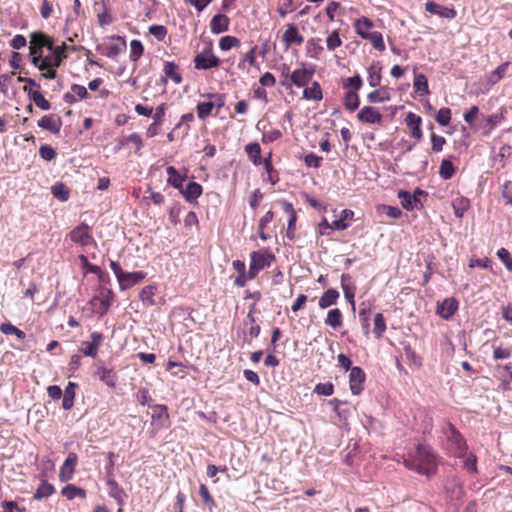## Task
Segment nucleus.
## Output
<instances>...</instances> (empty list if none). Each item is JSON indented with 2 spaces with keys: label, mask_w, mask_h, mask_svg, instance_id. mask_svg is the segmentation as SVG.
I'll list each match as a JSON object with an SVG mask.
<instances>
[{
  "label": "nucleus",
  "mask_w": 512,
  "mask_h": 512,
  "mask_svg": "<svg viewBox=\"0 0 512 512\" xmlns=\"http://www.w3.org/2000/svg\"><path fill=\"white\" fill-rule=\"evenodd\" d=\"M406 468L430 477L437 469V456L430 446L418 444L403 460Z\"/></svg>",
  "instance_id": "nucleus-1"
},
{
  "label": "nucleus",
  "mask_w": 512,
  "mask_h": 512,
  "mask_svg": "<svg viewBox=\"0 0 512 512\" xmlns=\"http://www.w3.org/2000/svg\"><path fill=\"white\" fill-rule=\"evenodd\" d=\"M447 449L454 457H464L466 455L467 444L461 433L456 427L449 423L446 431Z\"/></svg>",
  "instance_id": "nucleus-2"
},
{
  "label": "nucleus",
  "mask_w": 512,
  "mask_h": 512,
  "mask_svg": "<svg viewBox=\"0 0 512 512\" xmlns=\"http://www.w3.org/2000/svg\"><path fill=\"white\" fill-rule=\"evenodd\" d=\"M275 259V255L266 249L253 251L250 254V277H256L261 270L270 267Z\"/></svg>",
  "instance_id": "nucleus-3"
},
{
  "label": "nucleus",
  "mask_w": 512,
  "mask_h": 512,
  "mask_svg": "<svg viewBox=\"0 0 512 512\" xmlns=\"http://www.w3.org/2000/svg\"><path fill=\"white\" fill-rule=\"evenodd\" d=\"M113 298L114 294L111 289L100 287L90 303L94 306L95 313L102 317L108 312Z\"/></svg>",
  "instance_id": "nucleus-4"
},
{
  "label": "nucleus",
  "mask_w": 512,
  "mask_h": 512,
  "mask_svg": "<svg viewBox=\"0 0 512 512\" xmlns=\"http://www.w3.org/2000/svg\"><path fill=\"white\" fill-rule=\"evenodd\" d=\"M219 64L220 59L213 53L211 45L194 57V65L197 70H208L218 67Z\"/></svg>",
  "instance_id": "nucleus-5"
},
{
  "label": "nucleus",
  "mask_w": 512,
  "mask_h": 512,
  "mask_svg": "<svg viewBox=\"0 0 512 512\" xmlns=\"http://www.w3.org/2000/svg\"><path fill=\"white\" fill-rule=\"evenodd\" d=\"M314 74V69H307V68H301L294 70L290 75V80L285 79L281 82L282 86L285 88H290L292 84H294L297 87H304L306 86L312 76ZM286 78H288V75H286Z\"/></svg>",
  "instance_id": "nucleus-6"
},
{
  "label": "nucleus",
  "mask_w": 512,
  "mask_h": 512,
  "mask_svg": "<svg viewBox=\"0 0 512 512\" xmlns=\"http://www.w3.org/2000/svg\"><path fill=\"white\" fill-rule=\"evenodd\" d=\"M67 46L65 43L59 46H54L52 49H49L53 55L45 57L41 65L39 66V70L45 71L48 68H57L61 65L64 58H66L65 50Z\"/></svg>",
  "instance_id": "nucleus-7"
},
{
  "label": "nucleus",
  "mask_w": 512,
  "mask_h": 512,
  "mask_svg": "<svg viewBox=\"0 0 512 512\" xmlns=\"http://www.w3.org/2000/svg\"><path fill=\"white\" fill-rule=\"evenodd\" d=\"M69 236L72 242L81 246H88L93 242L90 227L86 223H81L73 228Z\"/></svg>",
  "instance_id": "nucleus-8"
},
{
  "label": "nucleus",
  "mask_w": 512,
  "mask_h": 512,
  "mask_svg": "<svg viewBox=\"0 0 512 512\" xmlns=\"http://www.w3.org/2000/svg\"><path fill=\"white\" fill-rule=\"evenodd\" d=\"M366 374L359 366H354L349 374V387L353 395H359L364 389Z\"/></svg>",
  "instance_id": "nucleus-9"
},
{
  "label": "nucleus",
  "mask_w": 512,
  "mask_h": 512,
  "mask_svg": "<svg viewBox=\"0 0 512 512\" xmlns=\"http://www.w3.org/2000/svg\"><path fill=\"white\" fill-rule=\"evenodd\" d=\"M91 341L83 342L84 348L81 352L88 357L95 359L98 355V349L104 339V335L101 332L94 331L90 334Z\"/></svg>",
  "instance_id": "nucleus-10"
},
{
  "label": "nucleus",
  "mask_w": 512,
  "mask_h": 512,
  "mask_svg": "<svg viewBox=\"0 0 512 512\" xmlns=\"http://www.w3.org/2000/svg\"><path fill=\"white\" fill-rule=\"evenodd\" d=\"M77 462V454L70 452L60 468L59 478L62 482H67L73 477Z\"/></svg>",
  "instance_id": "nucleus-11"
},
{
  "label": "nucleus",
  "mask_w": 512,
  "mask_h": 512,
  "mask_svg": "<svg viewBox=\"0 0 512 512\" xmlns=\"http://www.w3.org/2000/svg\"><path fill=\"white\" fill-rule=\"evenodd\" d=\"M357 118L362 123L379 124L382 121V114L373 106H364L357 114Z\"/></svg>",
  "instance_id": "nucleus-12"
},
{
  "label": "nucleus",
  "mask_w": 512,
  "mask_h": 512,
  "mask_svg": "<svg viewBox=\"0 0 512 512\" xmlns=\"http://www.w3.org/2000/svg\"><path fill=\"white\" fill-rule=\"evenodd\" d=\"M38 126L52 134H59L62 127L61 117L57 114H49L38 120Z\"/></svg>",
  "instance_id": "nucleus-13"
},
{
  "label": "nucleus",
  "mask_w": 512,
  "mask_h": 512,
  "mask_svg": "<svg viewBox=\"0 0 512 512\" xmlns=\"http://www.w3.org/2000/svg\"><path fill=\"white\" fill-rule=\"evenodd\" d=\"M425 10L430 14L445 19H454L457 16V12L454 8L442 6L434 1H427L425 3Z\"/></svg>",
  "instance_id": "nucleus-14"
},
{
  "label": "nucleus",
  "mask_w": 512,
  "mask_h": 512,
  "mask_svg": "<svg viewBox=\"0 0 512 512\" xmlns=\"http://www.w3.org/2000/svg\"><path fill=\"white\" fill-rule=\"evenodd\" d=\"M458 310V301L454 297L446 298L437 304V314L445 319H450Z\"/></svg>",
  "instance_id": "nucleus-15"
},
{
  "label": "nucleus",
  "mask_w": 512,
  "mask_h": 512,
  "mask_svg": "<svg viewBox=\"0 0 512 512\" xmlns=\"http://www.w3.org/2000/svg\"><path fill=\"white\" fill-rule=\"evenodd\" d=\"M282 41L285 44V48L288 49L293 44L301 45L304 42V37L299 33L295 24H288L283 33Z\"/></svg>",
  "instance_id": "nucleus-16"
},
{
  "label": "nucleus",
  "mask_w": 512,
  "mask_h": 512,
  "mask_svg": "<svg viewBox=\"0 0 512 512\" xmlns=\"http://www.w3.org/2000/svg\"><path fill=\"white\" fill-rule=\"evenodd\" d=\"M146 275L143 271L124 272L118 282L119 287L121 290L129 289L144 280Z\"/></svg>",
  "instance_id": "nucleus-17"
},
{
  "label": "nucleus",
  "mask_w": 512,
  "mask_h": 512,
  "mask_svg": "<svg viewBox=\"0 0 512 512\" xmlns=\"http://www.w3.org/2000/svg\"><path fill=\"white\" fill-rule=\"evenodd\" d=\"M444 488L450 500H459L463 495L462 484L456 476L448 477Z\"/></svg>",
  "instance_id": "nucleus-18"
},
{
  "label": "nucleus",
  "mask_w": 512,
  "mask_h": 512,
  "mask_svg": "<svg viewBox=\"0 0 512 512\" xmlns=\"http://www.w3.org/2000/svg\"><path fill=\"white\" fill-rule=\"evenodd\" d=\"M351 275L343 273L341 275V288L348 303L351 305L352 310L355 311V291L356 286L351 282Z\"/></svg>",
  "instance_id": "nucleus-19"
},
{
  "label": "nucleus",
  "mask_w": 512,
  "mask_h": 512,
  "mask_svg": "<svg viewBox=\"0 0 512 512\" xmlns=\"http://www.w3.org/2000/svg\"><path fill=\"white\" fill-rule=\"evenodd\" d=\"M95 374L99 378V380L106 384L108 387H116L118 376L113 368H107L103 365H99L97 366Z\"/></svg>",
  "instance_id": "nucleus-20"
},
{
  "label": "nucleus",
  "mask_w": 512,
  "mask_h": 512,
  "mask_svg": "<svg viewBox=\"0 0 512 512\" xmlns=\"http://www.w3.org/2000/svg\"><path fill=\"white\" fill-rule=\"evenodd\" d=\"M398 198L402 207L407 211L419 210L423 206L420 198H416V195H411L410 192L405 190L398 191Z\"/></svg>",
  "instance_id": "nucleus-21"
},
{
  "label": "nucleus",
  "mask_w": 512,
  "mask_h": 512,
  "mask_svg": "<svg viewBox=\"0 0 512 512\" xmlns=\"http://www.w3.org/2000/svg\"><path fill=\"white\" fill-rule=\"evenodd\" d=\"M405 123L410 129L411 136L416 140H420L422 138L421 117L413 112H408L405 117Z\"/></svg>",
  "instance_id": "nucleus-22"
},
{
  "label": "nucleus",
  "mask_w": 512,
  "mask_h": 512,
  "mask_svg": "<svg viewBox=\"0 0 512 512\" xmlns=\"http://www.w3.org/2000/svg\"><path fill=\"white\" fill-rule=\"evenodd\" d=\"M163 72L165 77L161 78L162 83H166L167 78H170L175 84H180L183 80L178 65L173 61H166L164 63Z\"/></svg>",
  "instance_id": "nucleus-23"
},
{
  "label": "nucleus",
  "mask_w": 512,
  "mask_h": 512,
  "mask_svg": "<svg viewBox=\"0 0 512 512\" xmlns=\"http://www.w3.org/2000/svg\"><path fill=\"white\" fill-rule=\"evenodd\" d=\"M106 485L108 486V494L111 498H113L119 506L124 504V498L126 497V493L122 487L113 479L107 478Z\"/></svg>",
  "instance_id": "nucleus-24"
},
{
  "label": "nucleus",
  "mask_w": 512,
  "mask_h": 512,
  "mask_svg": "<svg viewBox=\"0 0 512 512\" xmlns=\"http://www.w3.org/2000/svg\"><path fill=\"white\" fill-rule=\"evenodd\" d=\"M88 96L89 93L86 87L78 84H73L71 86V92H67L64 95L63 99L66 103L72 104L77 102L78 100L86 99L88 98Z\"/></svg>",
  "instance_id": "nucleus-25"
},
{
  "label": "nucleus",
  "mask_w": 512,
  "mask_h": 512,
  "mask_svg": "<svg viewBox=\"0 0 512 512\" xmlns=\"http://www.w3.org/2000/svg\"><path fill=\"white\" fill-rule=\"evenodd\" d=\"M229 18L224 14H216L210 21V30L213 34H221L229 29Z\"/></svg>",
  "instance_id": "nucleus-26"
},
{
  "label": "nucleus",
  "mask_w": 512,
  "mask_h": 512,
  "mask_svg": "<svg viewBox=\"0 0 512 512\" xmlns=\"http://www.w3.org/2000/svg\"><path fill=\"white\" fill-rule=\"evenodd\" d=\"M180 192L188 202L194 203L202 194V186L199 183L192 181L189 182L184 189L182 188Z\"/></svg>",
  "instance_id": "nucleus-27"
},
{
  "label": "nucleus",
  "mask_w": 512,
  "mask_h": 512,
  "mask_svg": "<svg viewBox=\"0 0 512 512\" xmlns=\"http://www.w3.org/2000/svg\"><path fill=\"white\" fill-rule=\"evenodd\" d=\"M391 99L390 90L388 87H380L379 89H375L367 95V100L369 103L377 104L384 103Z\"/></svg>",
  "instance_id": "nucleus-28"
},
{
  "label": "nucleus",
  "mask_w": 512,
  "mask_h": 512,
  "mask_svg": "<svg viewBox=\"0 0 512 512\" xmlns=\"http://www.w3.org/2000/svg\"><path fill=\"white\" fill-rule=\"evenodd\" d=\"M23 90L28 93L30 100L40 109L47 111L51 108L50 102L38 90H31L27 86H24Z\"/></svg>",
  "instance_id": "nucleus-29"
},
{
  "label": "nucleus",
  "mask_w": 512,
  "mask_h": 512,
  "mask_svg": "<svg viewBox=\"0 0 512 512\" xmlns=\"http://www.w3.org/2000/svg\"><path fill=\"white\" fill-rule=\"evenodd\" d=\"M166 172L168 174L167 183L175 189L181 190L187 176L181 175L173 166H168Z\"/></svg>",
  "instance_id": "nucleus-30"
},
{
  "label": "nucleus",
  "mask_w": 512,
  "mask_h": 512,
  "mask_svg": "<svg viewBox=\"0 0 512 512\" xmlns=\"http://www.w3.org/2000/svg\"><path fill=\"white\" fill-rule=\"evenodd\" d=\"M354 213L352 210L344 209L341 212V216L339 219H336L331 222L330 229L336 231H343L349 227L348 219H352Z\"/></svg>",
  "instance_id": "nucleus-31"
},
{
  "label": "nucleus",
  "mask_w": 512,
  "mask_h": 512,
  "mask_svg": "<svg viewBox=\"0 0 512 512\" xmlns=\"http://www.w3.org/2000/svg\"><path fill=\"white\" fill-rule=\"evenodd\" d=\"M339 296V292L336 289L330 288L320 297L318 305L321 309H326L336 304Z\"/></svg>",
  "instance_id": "nucleus-32"
},
{
  "label": "nucleus",
  "mask_w": 512,
  "mask_h": 512,
  "mask_svg": "<svg viewBox=\"0 0 512 512\" xmlns=\"http://www.w3.org/2000/svg\"><path fill=\"white\" fill-rule=\"evenodd\" d=\"M324 322L327 326H330L333 329H338L341 327L343 322V315L340 309L334 308L329 310Z\"/></svg>",
  "instance_id": "nucleus-33"
},
{
  "label": "nucleus",
  "mask_w": 512,
  "mask_h": 512,
  "mask_svg": "<svg viewBox=\"0 0 512 512\" xmlns=\"http://www.w3.org/2000/svg\"><path fill=\"white\" fill-rule=\"evenodd\" d=\"M245 152L247 153L248 158L253 162L254 165H260L262 163L261 159V147L257 142L248 143L245 146Z\"/></svg>",
  "instance_id": "nucleus-34"
},
{
  "label": "nucleus",
  "mask_w": 512,
  "mask_h": 512,
  "mask_svg": "<svg viewBox=\"0 0 512 512\" xmlns=\"http://www.w3.org/2000/svg\"><path fill=\"white\" fill-rule=\"evenodd\" d=\"M324 48L321 45V39L310 38L306 43L307 55L310 58L318 59Z\"/></svg>",
  "instance_id": "nucleus-35"
},
{
  "label": "nucleus",
  "mask_w": 512,
  "mask_h": 512,
  "mask_svg": "<svg viewBox=\"0 0 512 512\" xmlns=\"http://www.w3.org/2000/svg\"><path fill=\"white\" fill-rule=\"evenodd\" d=\"M30 44L48 49L53 48V42L41 31L31 33Z\"/></svg>",
  "instance_id": "nucleus-36"
},
{
  "label": "nucleus",
  "mask_w": 512,
  "mask_h": 512,
  "mask_svg": "<svg viewBox=\"0 0 512 512\" xmlns=\"http://www.w3.org/2000/svg\"><path fill=\"white\" fill-rule=\"evenodd\" d=\"M61 494L68 500H72L76 497L84 499L86 497V490L81 487H77L74 484H68L63 487Z\"/></svg>",
  "instance_id": "nucleus-37"
},
{
  "label": "nucleus",
  "mask_w": 512,
  "mask_h": 512,
  "mask_svg": "<svg viewBox=\"0 0 512 512\" xmlns=\"http://www.w3.org/2000/svg\"><path fill=\"white\" fill-rule=\"evenodd\" d=\"M303 98L306 100L320 101L323 98L320 84L314 81L310 87H306L303 90Z\"/></svg>",
  "instance_id": "nucleus-38"
},
{
  "label": "nucleus",
  "mask_w": 512,
  "mask_h": 512,
  "mask_svg": "<svg viewBox=\"0 0 512 512\" xmlns=\"http://www.w3.org/2000/svg\"><path fill=\"white\" fill-rule=\"evenodd\" d=\"M381 66L373 63L368 68V83L371 87H378L381 83Z\"/></svg>",
  "instance_id": "nucleus-39"
},
{
  "label": "nucleus",
  "mask_w": 512,
  "mask_h": 512,
  "mask_svg": "<svg viewBox=\"0 0 512 512\" xmlns=\"http://www.w3.org/2000/svg\"><path fill=\"white\" fill-rule=\"evenodd\" d=\"M469 207L470 201L465 197H457L452 202V208L457 218H462Z\"/></svg>",
  "instance_id": "nucleus-40"
},
{
  "label": "nucleus",
  "mask_w": 512,
  "mask_h": 512,
  "mask_svg": "<svg viewBox=\"0 0 512 512\" xmlns=\"http://www.w3.org/2000/svg\"><path fill=\"white\" fill-rule=\"evenodd\" d=\"M344 107L353 112L359 108L360 99L355 91H347L343 98Z\"/></svg>",
  "instance_id": "nucleus-41"
},
{
  "label": "nucleus",
  "mask_w": 512,
  "mask_h": 512,
  "mask_svg": "<svg viewBox=\"0 0 512 512\" xmlns=\"http://www.w3.org/2000/svg\"><path fill=\"white\" fill-rule=\"evenodd\" d=\"M362 38L369 40L371 42L372 46L378 51L382 52L386 48L384 40H383V36L378 31L366 33L365 35H362Z\"/></svg>",
  "instance_id": "nucleus-42"
},
{
  "label": "nucleus",
  "mask_w": 512,
  "mask_h": 512,
  "mask_svg": "<svg viewBox=\"0 0 512 512\" xmlns=\"http://www.w3.org/2000/svg\"><path fill=\"white\" fill-rule=\"evenodd\" d=\"M116 39L118 41H121V43H112V44H110L107 47V52L105 53V55L108 58L113 59V60H115L119 56V54H121L122 51L126 49V42H125V40L122 37H120V36H117Z\"/></svg>",
  "instance_id": "nucleus-43"
},
{
  "label": "nucleus",
  "mask_w": 512,
  "mask_h": 512,
  "mask_svg": "<svg viewBox=\"0 0 512 512\" xmlns=\"http://www.w3.org/2000/svg\"><path fill=\"white\" fill-rule=\"evenodd\" d=\"M413 87L419 95L429 94L428 80L424 74H417L414 78Z\"/></svg>",
  "instance_id": "nucleus-44"
},
{
  "label": "nucleus",
  "mask_w": 512,
  "mask_h": 512,
  "mask_svg": "<svg viewBox=\"0 0 512 512\" xmlns=\"http://www.w3.org/2000/svg\"><path fill=\"white\" fill-rule=\"evenodd\" d=\"M369 314H370V306L367 305L365 302L361 303L360 310H359V318L361 321V326L366 335H368V333H369V326H370Z\"/></svg>",
  "instance_id": "nucleus-45"
},
{
  "label": "nucleus",
  "mask_w": 512,
  "mask_h": 512,
  "mask_svg": "<svg viewBox=\"0 0 512 512\" xmlns=\"http://www.w3.org/2000/svg\"><path fill=\"white\" fill-rule=\"evenodd\" d=\"M150 408H152L154 411L152 413V420L153 421H159L162 419H169V413L168 408L166 405L163 404H154V405H148Z\"/></svg>",
  "instance_id": "nucleus-46"
},
{
  "label": "nucleus",
  "mask_w": 512,
  "mask_h": 512,
  "mask_svg": "<svg viewBox=\"0 0 512 512\" xmlns=\"http://www.w3.org/2000/svg\"><path fill=\"white\" fill-rule=\"evenodd\" d=\"M386 331V322L382 313H377L374 316V329L373 333L377 339H380Z\"/></svg>",
  "instance_id": "nucleus-47"
},
{
  "label": "nucleus",
  "mask_w": 512,
  "mask_h": 512,
  "mask_svg": "<svg viewBox=\"0 0 512 512\" xmlns=\"http://www.w3.org/2000/svg\"><path fill=\"white\" fill-rule=\"evenodd\" d=\"M0 331L5 335H15L18 339H25V333L11 324L10 322H5L0 325Z\"/></svg>",
  "instance_id": "nucleus-48"
},
{
  "label": "nucleus",
  "mask_w": 512,
  "mask_h": 512,
  "mask_svg": "<svg viewBox=\"0 0 512 512\" xmlns=\"http://www.w3.org/2000/svg\"><path fill=\"white\" fill-rule=\"evenodd\" d=\"M54 492V487L47 481H42L38 488L36 489V492L34 493L35 499H43L51 496Z\"/></svg>",
  "instance_id": "nucleus-49"
},
{
  "label": "nucleus",
  "mask_w": 512,
  "mask_h": 512,
  "mask_svg": "<svg viewBox=\"0 0 512 512\" xmlns=\"http://www.w3.org/2000/svg\"><path fill=\"white\" fill-rule=\"evenodd\" d=\"M373 27V22L367 18L362 17L355 22V30L357 34L362 38V35L370 33V29Z\"/></svg>",
  "instance_id": "nucleus-50"
},
{
  "label": "nucleus",
  "mask_w": 512,
  "mask_h": 512,
  "mask_svg": "<svg viewBox=\"0 0 512 512\" xmlns=\"http://www.w3.org/2000/svg\"><path fill=\"white\" fill-rule=\"evenodd\" d=\"M51 193L60 201H67L69 198V190L63 183H56L51 187Z\"/></svg>",
  "instance_id": "nucleus-51"
},
{
  "label": "nucleus",
  "mask_w": 512,
  "mask_h": 512,
  "mask_svg": "<svg viewBox=\"0 0 512 512\" xmlns=\"http://www.w3.org/2000/svg\"><path fill=\"white\" fill-rule=\"evenodd\" d=\"M328 404L332 407V410L338 415L340 419H346L348 417L349 413L341 408L343 405L348 404L347 401L334 398L329 400Z\"/></svg>",
  "instance_id": "nucleus-52"
},
{
  "label": "nucleus",
  "mask_w": 512,
  "mask_h": 512,
  "mask_svg": "<svg viewBox=\"0 0 512 512\" xmlns=\"http://www.w3.org/2000/svg\"><path fill=\"white\" fill-rule=\"evenodd\" d=\"M130 59L133 62H137L144 52L143 44L140 40L134 39L130 42Z\"/></svg>",
  "instance_id": "nucleus-53"
},
{
  "label": "nucleus",
  "mask_w": 512,
  "mask_h": 512,
  "mask_svg": "<svg viewBox=\"0 0 512 512\" xmlns=\"http://www.w3.org/2000/svg\"><path fill=\"white\" fill-rule=\"evenodd\" d=\"M455 169L450 160H443L440 165L439 174L444 180L451 179L454 175Z\"/></svg>",
  "instance_id": "nucleus-54"
},
{
  "label": "nucleus",
  "mask_w": 512,
  "mask_h": 512,
  "mask_svg": "<svg viewBox=\"0 0 512 512\" xmlns=\"http://www.w3.org/2000/svg\"><path fill=\"white\" fill-rule=\"evenodd\" d=\"M363 86V81L360 75H355L353 77H349L344 80L343 87L344 88H351L350 91H355L357 93L358 90H360Z\"/></svg>",
  "instance_id": "nucleus-55"
},
{
  "label": "nucleus",
  "mask_w": 512,
  "mask_h": 512,
  "mask_svg": "<svg viewBox=\"0 0 512 512\" xmlns=\"http://www.w3.org/2000/svg\"><path fill=\"white\" fill-rule=\"evenodd\" d=\"M213 104L211 101L199 102L197 104V116L201 120H205L212 112Z\"/></svg>",
  "instance_id": "nucleus-56"
},
{
  "label": "nucleus",
  "mask_w": 512,
  "mask_h": 512,
  "mask_svg": "<svg viewBox=\"0 0 512 512\" xmlns=\"http://www.w3.org/2000/svg\"><path fill=\"white\" fill-rule=\"evenodd\" d=\"M240 41L234 36H224L219 41V47L223 51H228L233 47L239 46Z\"/></svg>",
  "instance_id": "nucleus-57"
},
{
  "label": "nucleus",
  "mask_w": 512,
  "mask_h": 512,
  "mask_svg": "<svg viewBox=\"0 0 512 512\" xmlns=\"http://www.w3.org/2000/svg\"><path fill=\"white\" fill-rule=\"evenodd\" d=\"M509 64H510L509 62H504V63L500 64L491 73V75L489 77V81L494 84V83L498 82L499 80H501L505 76Z\"/></svg>",
  "instance_id": "nucleus-58"
},
{
  "label": "nucleus",
  "mask_w": 512,
  "mask_h": 512,
  "mask_svg": "<svg viewBox=\"0 0 512 512\" xmlns=\"http://www.w3.org/2000/svg\"><path fill=\"white\" fill-rule=\"evenodd\" d=\"M436 122L441 126H447L451 120V110L447 107L439 109L435 117Z\"/></svg>",
  "instance_id": "nucleus-59"
},
{
  "label": "nucleus",
  "mask_w": 512,
  "mask_h": 512,
  "mask_svg": "<svg viewBox=\"0 0 512 512\" xmlns=\"http://www.w3.org/2000/svg\"><path fill=\"white\" fill-rule=\"evenodd\" d=\"M199 495L202 498L205 505H207L210 509L216 506V503L211 496L207 486L205 484H201L199 487Z\"/></svg>",
  "instance_id": "nucleus-60"
},
{
  "label": "nucleus",
  "mask_w": 512,
  "mask_h": 512,
  "mask_svg": "<svg viewBox=\"0 0 512 512\" xmlns=\"http://www.w3.org/2000/svg\"><path fill=\"white\" fill-rule=\"evenodd\" d=\"M334 392V385L331 382L318 383L314 388V393L322 396H331Z\"/></svg>",
  "instance_id": "nucleus-61"
},
{
  "label": "nucleus",
  "mask_w": 512,
  "mask_h": 512,
  "mask_svg": "<svg viewBox=\"0 0 512 512\" xmlns=\"http://www.w3.org/2000/svg\"><path fill=\"white\" fill-rule=\"evenodd\" d=\"M155 294V287L148 285L141 289L139 297L143 302H148L149 304L153 305L154 300L153 296Z\"/></svg>",
  "instance_id": "nucleus-62"
},
{
  "label": "nucleus",
  "mask_w": 512,
  "mask_h": 512,
  "mask_svg": "<svg viewBox=\"0 0 512 512\" xmlns=\"http://www.w3.org/2000/svg\"><path fill=\"white\" fill-rule=\"evenodd\" d=\"M149 33L153 35L158 41H163L167 36V28L163 25H151Z\"/></svg>",
  "instance_id": "nucleus-63"
},
{
  "label": "nucleus",
  "mask_w": 512,
  "mask_h": 512,
  "mask_svg": "<svg viewBox=\"0 0 512 512\" xmlns=\"http://www.w3.org/2000/svg\"><path fill=\"white\" fill-rule=\"evenodd\" d=\"M497 256L502 261L506 269L512 272V257L509 251L505 248H501L497 251Z\"/></svg>",
  "instance_id": "nucleus-64"
}]
</instances>
